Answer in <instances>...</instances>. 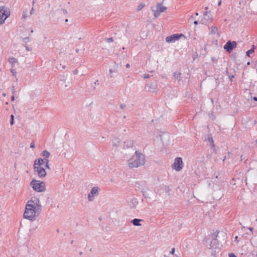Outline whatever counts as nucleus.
Here are the masks:
<instances>
[{
	"mask_svg": "<svg viewBox=\"0 0 257 257\" xmlns=\"http://www.w3.org/2000/svg\"><path fill=\"white\" fill-rule=\"evenodd\" d=\"M127 162L130 168H138L144 165L145 157L143 153L136 151L135 154L127 160Z\"/></svg>",
	"mask_w": 257,
	"mask_h": 257,
	"instance_id": "f257e3e1",
	"label": "nucleus"
},
{
	"mask_svg": "<svg viewBox=\"0 0 257 257\" xmlns=\"http://www.w3.org/2000/svg\"><path fill=\"white\" fill-rule=\"evenodd\" d=\"M27 205L29 207L34 210L37 214L39 215L42 210V206L39 198L33 197L31 200H29Z\"/></svg>",
	"mask_w": 257,
	"mask_h": 257,
	"instance_id": "f03ea898",
	"label": "nucleus"
},
{
	"mask_svg": "<svg viewBox=\"0 0 257 257\" xmlns=\"http://www.w3.org/2000/svg\"><path fill=\"white\" fill-rule=\"evenodd\" d=\"M30 185L35 191L39 192H44L46 190L45 183L44 182L35 179H33L31 181Z\"/></svg>",
	"mask_w": 257,
	"mask_h": 257,
	"instance_id": "7ed1b4c3",
	"label": "nucleus"
},
{
	"mask_svg": "<svg viewBox=\"0 0 257 257\" xmlns=\"http://www.w3.org/2000/svg\"><path fill=\"white\" fill-rule=\"evenodd\" d=\"M23 216L25 218L31 221H34L36 219V217L39 216V215L26 204Z\"/></svg>",
	"mask_w": 257,
	"mask_h": 257,
	"instance_id": "20e7f679",
	"label": "nucleus"
},
{
	"mask_svg": "<svg viewBox=\"0 0 257 257\" xmlns=\"http://www.w3.org/2000/svg\"><path fill=\"white\" fill-rule=\"evenodd\" d=\"M10 15V10L8 8L0 7V24H3L6 19Z\"/></svg>",
	"mask_w": 257,
	"mask_h": 257,
	"instance_id": "39448f33",
	"label": "nucleus"
},
{
	"mask_svg": "<svg viewBox=\"0 0 257 257\" xmlns=\"http://www.w3.org/2000/svg\"><path fill=\"white\" fill-rule=\"evenodd\" d=\"M167 9V7L163 6L162 3L157 4L156 10H154L153 8H152V10L154 12V16L156 18L160 16V13L165 12Z\"/></svg>",
	"mask_w": 257,
	"mask_h": 257,
	"instance_id": "423d86ee",
	"label": "nucleus"
},
{
	"mask_svg": "<svg viewBox=\"0 0 257 257\" xmlns=\"http://www.w3.org/2000/svg\"><path fill=\"white\" fill-rule=\"evenodd\" d=\"M237 46V43L235 41H228L224 45L223 48L226 52L230 53L233 49L235 48Z\"/></svg>",
	"mask_w": 257,
	"mask_h": 257,
	"instance_id": "0eeeda50",
	"label": "nucleus"
},
{
	"mask_svg": "<svg viewBox=\"0 0 257 257\" xmlns=\"http://www.w3.org/2000/svg\"><path fill=\"white\" fill-rule=\"evenodd\" d=\"M181 37H184L182 34H175L166 38V41L167 43H173L178 40Z\"/></svg>",
	"mask_w": 257,
	"mask_h": 257,
	"instance_id": "6e6552de",
	"label": "nucleus"
},
{
	"mask_svg": "<svg viewBox=\"0 0 257 257\" xmlns=\"http://www.w3.org/2000/svg\"><path fill=\"white\" fill-rule=\"evenodd\" d=\"M98 187L95 186L92 188L90 192L88 194V199L89 201H93L94 197L98 195Z\"/></svg>",
	"mask_w": 257,
	"mask_h": 257,
	"instance_id": "1a4fd4ad",
	"label": "nucleus"
},
{
	"mask_svg": "<svg viewBox=\"0 0 257 257\" xmlns=\"http://www.w3.org/2000/svg\"><path fill=\"white\" fill-rule=\"evenodd\" d=\"M174 168L177 171H179L182 169L183 167V161L182 159L180 157L177 158L175 160V162L173 164Z\"/></svg>",
	"mask_w": 257,
	"mask_h": 257,
	"instance_id": "9d476101",
	"label": "nucleus"
},
{
	"mask_svg": "<svg viewBox=\"0 0 257 257\" xmlns=\"http://www.w3.org/2000/svg\"><path fill=\"white\" fill-rule=\"evenodd\" d=\"M34 169L35 170V171L37 172L38 176L41 177L43 178L45 177L46 175V172L45 171V168L43 167H34Z\"/></svg>",
	"mask_w": 257,
	"mask_h": 257,
	"instance_id": "9b49d317",
	"label": "nucleus"
},
{
	"mask_svg": "<svg viewBox=\"0 0 257 257\" xmlns=\"http://www.w3.org/2000/svg\"><path fill=\"white\" fill-rule=\"evenodd\" d=\"M208 12L207 11L205 12L203 14L204 18L201 20L200 22L202 24L206 25L209 21H212V18H210L208 16V18H206L207 16Z\"/></svg>",
	"mask_w": 257,
	"mask_h": 257,
	"instance_id": "f8f14e48",
	"label": "nucleus"
},
{
	"mask_svg": "<svg viewBox=\"0 0 257 257\" xmlns=\"http://www.w3.org/2000/svg\"><path fill=\"white\" fill-rule=\"evenodd\" d=\"M44 165V160L42 158H39L37 160H36L34 162V167H43L42 166Z\"/></svg>",
	"mask_w": 257,
	"mask_h": 257,
	"instance_id": "ddd939ff",
	"label": "nucleus"
},
{
	"mask_svg": "<svg viewBox=\"0 0 257 257\" xmlns=\"http://www.w3.org/2000/svg\"><path fill=\"white\" fill-rule=\"evenodd\" d=\"M120 143V141L119 139L115 138L112 141V144L113 147L117 148L119 146V144Z\"/></svg>",
	"mask_w": 257,
	"mask_h": 257,
	"instance_id": "4468645a",
	"label": "nucleus"
},
{
	"mask_svg": "<svg viewBox=\"0 0 257 257\" xmlns=\"http://www.w3.org/2000/svg\"><path fill=\"white\" fill-rule=\"evenodd\" d=\"M142 221V220L137 218H135L133 220L131 221V222L135 225V226H140L141 224H140V222Z\"/></svg>",
	"mask_w": 257,
	"mask_h": 257,
	"instance_id": "2eb2a0df",
	"label": "nucleus"
},
{
	"mask_svg": "<svg viewBox=\"0 0 257 257\" xmlns=\"http://www.w3.org/2000/svg\"><path fill=\"white\" fill-rule=\"evenodd\" d=\"M126 142H124V144H125ZM127 147V149L130 148L131 150H133V151H134V149L133 148L134 146V142L133 141H129L126 143V145H125Z\"/></svg>",
	"mask_w": 257,
	"mask_h": 257,
	"instance_id": "dca6fc26",
	"label": "nucleus"
},
{
	"mask_svg": "<svg viewBox=\"0 0 257 257\" xmlns=\"http://www.w3.org/2000/svg\"><path fill=\"white\" fill-rule=\"evenodd\" d=\"M181 73L178 72H175L173 73V76L175 77V78L178 81H180L181 79L180 77Z\"/></svg>",
	"mask_w": 257,
	"mask_h": 257,
	"instance_id": "f3484780",
	"label": "nucleus"
},
{
	"mask_svg": "<svg viewBox=\"0 0 257 257\" xmlns=\"http://www.w3.org/2000/svg\"><path fill=\"white\" fill-rule=\"evenodd\" d=\"M42 155L44 157V158H48L50 156V153L47 150H44L43 151Z\"/></svg>",
	"mask_w": 257,
	"mask_h": 257,
	"instance_id": "a211bd4d",
	"label": "nucleus"
},
{
	"mask_svg": "<svg viewBox=\"0 0 257 257\" xmlns=\"http://www.w3.org/2000/svg\"><path fill=\"white\" fill-rule=\"evenodd\" d=\"M145 6V5L144 3H141L139 5V6L137 7V8L136 9V11L137 12L140 11Z\"/></svg>",
	"mask_w": 257,
	"mask_h": 257,
	"instance_id": "6ab92c4d",
	"label": "nucleus"
},
{
	"mask_svg": "<svg viewBox=\"0 0 257 257\" xmlns=\"http://www.w3.org/2000/svg\"><path fill=\"white\" fill-rule=\"evenodd\" d=\"M217 31V28L216 26H212L211 28V33L212 34H215Z\"/></svg>",
	"mask_w": 257,
	"mask_h": 257,
	"instance_id": "aec40b11",
	"label": "nucleus"
},
{
	"mask_svg": "<svg viewBox=\"0 0 257 257\" xmlns=\"http://www.w3.org/2000/svg\"><path fill=\"white\" fill-rule=\"evenodd\" d=\"M254 50L253 49H250L246 52V56L249 57L250 54H252Z\"/></svg>",
	"mask_w": 257,
	"mask_h": 257,
	"instance_id": "412c9836",
	"label": "nucleus"
},
{
	"mask_svg": "<svg viewBox=\"0 0 257 257\" xmlns=\"http://www.w3.org/2000/svg\"><path fill=\"white\" fill-rule=\"evenodd\" d=\"M17 61V60L14 58L12 57L9 59V62L11 63H16Z\"/></svg>",
	"mask_w": 257,
	"mask_h": 257,
	"instance_id": "4be33fe9",
	"label": "nucleus"
},
{
	"mask_svg": "<svg viewBox=\"0 0 257 257\" xmlns=\"http://www.w3.org/2000/svg\"><path fill=\"white\" fill-rule=\"evenodd\" d=\"M105 41H106V42H107L108 43H110V42H112L113 41V39L112 37L106 38V39H105Z\"/></svg>",
	"mask_w": 257,
	"mask_h": 257,
	"instance_id": "5701e85b",
	"label": "nucleus"
},
{
	"mask_svg": "<svg viewBox=\"0 0 257 257\" xmlns=\"http://www.w3.org/2000/svg\"><path fill=\"white\" fill-rule=\"evenodd\" d=\"M30 38L29 37H25L23 39V41L24 43H26L29 42Z\"/></svg>",
	"mask_w": 257,
	"mask_h": 257,
	"instance_id": "b1692460",
	"label": "nucleus"
},
{
	"mask_svg": "<svg viewBox=\"0 0 257 257\" xmlns=\"http://www.w3.org/2000/svg\"><path fill=\"white\" fill-rule=\"evenodd\" d=\"M164 190L166 193H169L171 190L170 187L168 186H166L164 188Z\"/></svg>",
	"mask_w": 257,
	"mask_h": 257,
	"instance_id": "393cba45",
	"label": "nucleus"
},
{
	"mask_svg": "<svg viewBox=\"0 0 257 257\" xmlns=\"http://www.w3.org/2000/svg\"><path fill=\"white\" fill-rule=\"evenodd\" d=\"M208 141L212 146H214L213 140L212 138H208Z\"/></svg>",
	"mask_w": 257,
	"mask_h": 257,
	"instance_id": "a878e982",
	"label": "nucleus"
},
{
	"mask_svg": "<svg viewBox=\"0 0 257 257\" xmlns=\"http://www.w3.org/2000/svg\"><path fill=\"white\" fill-rule=\"evenodd\" d=\"M27 17V12L23 11L22 19H25Z\"/></svg>",
	"mask_w": 257,
	"mask_h": 257,
	"instance_id": "bb28decb",
	"label": "nucleus"
},
{
	"mask_svg": "<svg viewBox=\"0 0 257 257\" xmlns=\"http://www.w3.org/2000/svg\"><path fill=\"white\" fill-rule=\"evenodd\" d=\"M126 105L124 103H122V104H120V108L122 109H125L126 108Z\"/></svg>",
	"mask_w": 257,
	"mask_h": 257,
	"instance_id": "cd10ccee",
	"label": "nucleus"
},
{
	"mask_svg": "<svg viewBox=\"0 0 257 257\" xmlns=\"http://www.w3.org/2000/svg\"><path fill=\"white\" fill-rule=\"evenodd\" d=\"M144 189H143V190L142 191V192L143 193V196L145 198H149L150 197L149 196V195L148 194H145V192L144 191Z\"/></svg>",
	"mask_w": 257,
	"mask_h": 257,
	"instance_id": "c85d7f7f",
	"label": "nucleus"
},
{
	"mask_svg": "<svg viewBox=\"0 0 257 257\" xmlns=\"http://www.w3.org/2000/svg\"><path fill=\"white\" fill-rule=\"evenodd\" d=\"M110 72V77H112L113 76L111 74L113 72H115V71H113V69H110L109 70Z\"/></svg>",
	"mask_w": 257,
	"mask_h": 257,
	"instance_id": "c756f323",
	"label": "nucleus"
},
{
	"mask_svg": "<svg viewBox=\"0 0 257 257\" xmlns=\"http://www.w3.org/2000/svg\"><path fill=\"white\" fill-rule=\"evenodd\" d=\"M44 164H48L49 163V160L48 158H44Z\"/></svg>",
	"mask_w": 257,
	"mask_h": 257,
	"instance_id": "7c9ffc66",
	"label": "nucleus"
},
{
	"mask_svg": "<svg viewBox=\"0 0 257 257\" xmlns=\"http://www.w3.org/2000/svg\"><path fill=\"white\" fill-rule=\"evenodd\" d=\"M228 255L229 257H237L236 255L233 253H230Z\"/></svg>",
	"mask_w": 257,
	"mask_h": 257,
	"instance_id": "2f4dec72",
	"label": "nucleus"
},
{
	"mask_svg": "<svg viewBox=\"0 0 257 257\" xmlns=\"http://www.w3.org/2000/svg\"><path fill=\"white\" fill-rule=\"evenodd\" d=\"M175 251V248L173 247L171 249V250L170 251V253L173 254H174Z\"/></svg>",
	"mask_w": 257,
	"mask_h": 257,
	"instance_id": "473e14b6",
	"label": "nucleus"
},
{
	"mask_svg": "<svg viewBox=\"0 0 257 257\" xmlns=\"http://www.w3.org/2000/svg\"><path fill=\"white\" fill-rule=\"evenodd\" d=\"M150 77L149 75L147 74H144V79H148Z\"/></svg>",
	"mask_w": 257,
	"mask_h": 257,
	"instance_id": "72a5a7b5",
	"label": "nucleus"
},
{
	"mask_svg": "<svg viewBox=\"0 0 257 257\" xmlns=\"http://www.w3.org/2000/svg\"><path fill=\"white\" fill-rule=\"evenodd\" d=\"M60 81H64V83L65 84H67V82H66V79H65V76H63V78H61L60 79Z\"/></svg>",
	"mask_w": 257,
	"mask_h": 257,
	"instance_id": "f704fd0d",
	"label": "nucleus"
},
{
	"mask_svg": "<svg viewBox=\"0 0 257 257\" xmlns=\"http://www.w3.org/2000/svg\"><path fill=\"white\" fill-rule=\"evenodd\" d=\"M44 166L46 168H47L48 169H50V168L49 165V163L48 164H44Z\"/></svg>",
	"mask_w": 257,
	"mask_h": 257,
	"instance_id": "c9c22d12",
	"label": "nucleus"
},
{
	"mask_svg": "<svg viewBox=\"0 0 257 257\" xmlns=\"http://www.w3.org/2000/svg\"><path fill=\"white\" fill-rule=\"evenodd\" d=\"M30 147L31 148H35V144L33 142L31 143L30 144Z\"/></svg>",
	"mask_w": 257,
	"mask_h": 257,
	"instance_id": "e433bc0d",
	"label": "nucleus"
},
{
	"mask_svg": "<svg viewBox=\"0 0 257 257\" xmlns=\"http://www.w3.org/2000/svg\"><path fill=\"white\" fill-rule=\"evenodd\" d=\"M61 11L63 12V13L65 15L67 13V12L66 10L65 9H62Z\"/></svg>",
	"mask_w": 257,
	"mask_h": 257,
	"instance_id": "4c0bfd02",
	"label": "nucleus"
},
{
	"mask_svg": "<svg viewBox=\"0 0 257 257\" xmlns=\"http://www.w3.org/2000/svg\"><path fill=\"white\" fill-rule=\"evenodd\" d=\"M26 49L27 51H31L32 49L30 48V47H28V46H26Z\"/></svg>",
	"mask_w": 257,
	"mask_h": 257,
	"instance_id": "58836bf2",
	"label": "nucleus"
},
{
	"mask_svg": "<svg viewBox=\"0 0 257 257\" xmlns=\"http://www.w3.org/2000/svg\"><path fill=\"white\" fill-rule=\"evenodd\" d=\"M14 123V119H11V120H10V124L11 125H13Z\"/></svg>",
	"mask_w": 257,
	"mask_h": 257,
	"instance_id": "ea45409f",
	"label": "nucleus"
},
{
	"mask_svg": "<svg viewBox=\"0 0 257 257\" xmlns=\"http://www.w3.org/2000/svg\"><path fill=\"white\" fill-rule=\"evenodd\" d=\"M216 241V239H215L211 241V244H210V246L211 247H213V245H212V244L213 243V241L215 242Z\"/></svg>",
	"mask_w": 257,
	"mask_h": 257,
	"instance_id": "a19ab883",
	"label": "nucleus"
},
{
	"mask_svg": "<svg viewBox=\"0 0 257 257\" xmlns=\"http://www.w3.org/2000/svg\"><path fill=\"white\" fill-rule=\"evenodd\" d=\"M78 71L77 69H75L74 71H73V73L74 74H78Z\"/></svg>",
	"mask_w": 257,
	"mask_h": 257,
	"instance_id": "79ce46f5",
	"label": "nucleus"
},
{
	"mask_svg": "<svg viewBox=\"0 0 257 257\" xmlns=\"http://www.w3.org/2000/svg\"><path fill=\"white\" fill-rule=\"evenodd\" d=\"M229 77L230 78V80L231 81H232V78L234 77L233 75H231V76H229Z\"/></svg>",
	"mask_w": 257,
	"mask_h": 257,
	"instance_id": "37998d69",
	"label": "nucleus"
},
{
	"mask_svg": "<svg viewBox=\"0 0 257 257\" xmlns=\"http://www.w3.org/2000/svg\"><path fill=\"white\" fill-rule=\"evenodd\" d=\"M15 100V96L14 95H13L12 97H11V100L12 101H14Z\"/></svg>",
	"mask_w": 257,
	"mask_h": 257,
	"instance_id": "c03bdc74",
	"label": "nucleus"
},
{
	"mask_svg": "<svg viewBox=\"0 0 257 257\" xmlns=\"http://www.w3.org/2000/svg\"><path fill=\"white\" fill-rule=\"evenodd\" d=\"M15 91H16V90H15V87H14V86H13V93L14 94L15 93Z\"/></svg>",
	"mask_w": 257,
	"mask_h": 257,
	"instance_id": "a18cd8bd",
	"label": "nucleus"
},
{
	"mask_svg": "<svg viewBox=\"0 0 257 257\" xmlns=\"http://www.w3.org/2000/svg\"><path fill=\"white\" fill-rule=\"evenodd\" d=\"M34 9L32 8L30 11V14L32 15L33 13Z\"/></svg>",
	"mask_w": 257,
	"mask_h": 257,
	"instance_id": "49530a36",
	"label": "nucleus"
},
{
	"mask_svg": "<svg viewBox=\"0 0 257 257\" xmlns=\"http://www.w3.org/2000/svg\"><path fill=\"white\" fill-rule=\"evenodd\" d=\"M248 229L250 230V231H252L253 230V228L252 227H249L248 228Z\"/></svg>",
	"mask_w": 257,
	"mask_h": 257,
	"instance_id": "de8ad7c7",
	"label": "nucleus"
},
{
	"mask_svg": "<svg viewBox=\"0 0 257 257\" xmlns=\"http://www.w3.org/2000/svg\"><path fill=\"white\" fill-rule=\"evenodd\" d=\"M221 1H221V0H220V1L218 2V6H220V5H221Z\"/></svg>",
	"mask_w": 257,
	"mask_h": 257,
	"instance_id": "09e8293b",
	"label": "nucleus"
},
{
	"mask_svg": "<svg viewBox=\"0 0 257 257\" xmlns=\"http://www.w3.org/2000/svg\"><path fill=\"white\" fill-rule=\"evenodd\" d=\"M253 99L254 101H257V97H255V96H254V97H253Z\"/></svg>",
	"mask_w": 257,
	"mask_h": 257,
	"instance_id": "8fccbe9b",
	"label": "nucleus"
},
{
	"mask_svg": "<svg viewBox=\"0 0 257 257\" xmlns=\"http://www.w3.org/2000/svg\"><path fill=\"white\" fill-rule=\"evenodd\" d=\"M125 66L126 68H128L130 67V65L129 64H127Z\"/></svg>",
	"mask_w": 257,
	"mask_h": 257,
	"instance_id": "3c124183",
	"label": "nucleus"
},
{
	"mask_svg": "<svg viewBox=\"0 0 257 257\" xmlns=\"http://www.w3.org/2000/svg\"><path fill=\"white\" fill-rule=\"evenodd\" d=\"M11 119H14V116L13 114H12L11 115Z\"/></svg>",
	"mask_w": 257,
	"mask_h": 257,
	"instance_id": "603ef678",
	"label": "nucleus"
},
{
	"mask_svg": "<svg viewBox=\"0 0 257 257\" xmlns=\"http://www.w3.org/2000/svg\"><path fill=\"white\" fill-rule=\"evenodd\" d=\"M255 48V46L254 45H252L251 49H253L254 51Z\"/></svg>",
	"mask_w": 257,
	"mask_h": 257,
	"instance_id": "864d4df0",
	"label": "nucleus"
},
{
	"mask_svg": "<svg viewBox=\"0 0 257 257\" xmlns=\"http://www.w3.org/2000/svg\"><path fill=\"white\" fill-rule=\"evenodd\" d=\"M198 21H195L194 22V24L195 25H197V24H198Z\"/></svg>",
	"mask_w": 257,
	"mask_h": 257,
	"instance_id": "5fc2aeb1",
	"label": "nucleus"
},
{
	"mask_svg": "<svg viewBox=\"0 0 257 257\" xmlns=\"http://www.w3.org/2000/svg\"><path fill=\"white\" fill-rule=\"evenodd\" d=\"M69 82H68V84H65V87H68V86H69V85H68V84H69Z\"/></svg>",
	"mask_w": 257,
	"mask_h": 257,
	"instance_id": "6e6d98bb",
	"label": "nucleus"
},
{
	"mask_svg": "<svg viewBox=\"0 0 257 257\" xmlns=\"http://www.w3.org/2000/svg\"><path fill=\"white\" fill-rule=\"evenodd\" d=\"M211 59H212V60L213 61H215V58L212 57V58H211Z\"/></svg>",
	"mask_w": 257,
	"mask_h": 257,
	"instance_id": "4d7b16f0",
	"label": "nucleus"
},
{
	"mask_svg": "<svg viewBox=\"0 0 257 257\" xmlns=\"http://www.w3.org/2000/svg\"><path fill=\"white\" fill-rule=\"evenodd\" d=\"M75 51L76 52L78 53L79 52V50L78 49H76Z\"/></svg>",
	"mask_w": 257,
	"mask_h": 257,
	"instance_id": "13d9d810",
	"label": "nucleus"
},
{
	"mask_svg": "<svg viewBox=\"0 0 257 257\" xmlns=\"http://www.w3.org/2000/svg\"><path fill=\"white\" fill-rule=\"evenodd\" d=\"M65 68H66V66L65 65L62 66V68L64 69H65Z\"/></svg>",
	"mask_w": 257,
	"mask_h": 257,
	"instance_id": "bf43d9fd",
	"label": "nucleus"
},
{
	"mask_svg": "<svg viewBox=\"0 0 257 257\" xmlns=\"http://www.w3.org/2000/svg\"><path fill=\"white\" fill-rule=\"evenodd\" d=\"M247 65H250V62H248L247 63Z\"/></svg>",
	"mask_w": 257,
	"mask_h": 257,
	"instance_id": "052dcab7",
	"label": "nucleus"
},
{
	"mask_svg": "<svg viewBox=\"0 0 257 257\" xmlns=\"http://www.w3.org/2000/svg\"><path fill=\"white\" fill-rule=\"evenodd\" d=\"M237 239V236H236L235 237V241H236Z\"/></svg>",
	"mask_w": 257,
	"mask_h": 257,
	"instance_id": "680f3d73",
	"label": "nucleus"
},
{
	"mask_svg": "<svg viewBox=\"0 0 257 257\" xmlns=\"http://www.w3.org/2000/svg\"><path fill=\"white\" fill-rule=\"evenodd\" d=\"M73 242H74V241H73V240H72V241H71L70 243H71V244H73Z\"/></svg>",
	"mask_w": 257,
	"mask_h": 257,
	"instance_id": "e2e57ef3",
	"label": "nucleus"
},
{
	"mask_svg": "<svg viewBox=\"0 0 257 257\" xmlns=\"http://www.w3.org/2000/svg\"><path fill=\"white\" fill-rule=\"evenodd\" d=\"M68 21V20L67 19H66L65 20V22H67Z\"/></svg>",
	"mask_w": 257,
	"mask_h": 257,
	"instance_id": "0e129e2a",
	"label": "nucleus"
},
{
	"mask_svg": "<svg viewBox=\"0 0 257 257\" xmlns=\"http://www.w3.org/2000/svg\"><path fill=\"white\" fill-rule=\"evenodd\" d=\"M208 7H205V9L206 10H208Z\"/></svg>",
	"mask_w": 257,
	"mask_h": 257,
	"instance_id": "69168bd1",
	"label": "nucleus"
},
{
	"mask_svg": "<svg viewBox=\"0 0 257 257\" xmlns=\"http://www.w3.org/2000/svg\"><path fill=\"white\" fill-rule=\"evenodd\" d=\"M195 15H196V16H198V13H195Z\"/></svg>",
	"mask_w": 257,
	"mask_h": 257,
	"instance_id": "338daca9",
	"label": "nucleus"
},
{
	"mask_svg": "<svg viewBox=\"0 0 257 257\" xmlns=\"http://www.w3.org/2000/svg\"><path fill=\"white\" fill-rule=\"evenodd\" d=\"M82 253H82V252H81V251L79 253V254H80V255H81Z\"/></svg>",
	"mask_w": 257,
	"mask_h": 257,
	"instance_id": "774afa93",
	"label": "nucleus"
}]
</instances>
